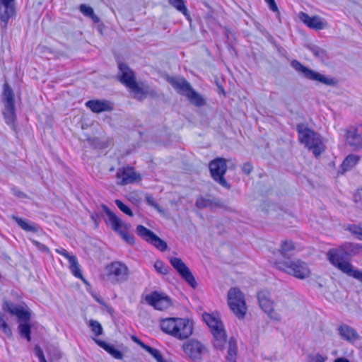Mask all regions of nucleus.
Here are the masks:
<instances>
[{
    "label": "nucleus",
    "mask_w": 362,
    "mask_h": 362,
    "mask_svg": "<svg viewBox=\"0 0 362 362\" xmlns=\"http://www.w3.org/2000/svg\"><path fill=\"white\" fill-rule=\"evenodd\" d=\"M160 328L165 333L183 340L192 335L193 322L188 319L168 318L161 321Z\"/></svg>",
    "instance_id": "nucleus-1"
},
{
    "label": "nucleus",
    "mask_w": 362,
    "mask_h": 362,
    "mask_svg": "<svg viewBox=\"0 0 362 362\" xmlns=\"http://www.w3.org/2000/svg\"><path fill=\"white\" fill-rule=\"evenodd\" d=\"M327 257L334 267L362 283V270L355 269L349 262L344 260L346 256L341 247L330 249L327 253Z\"/></svg>",
    "instance_id": "nucleus-2"
},
{
    "label": "nucleus",
    "mask_w": 362,
    "mask_h": 362,
    "mask_svg": "<svg viewBox=\"0 0 362 362\" xmlns=\"http://www.w3.org/2000/svg\"><path fill=\"white\" fill-rule=\"evenodd\" d=\"M296 130L300 142L305 144V147L315 156H319L325 151V146L319 134L309 129L304 124H298Z\"/></svg>",
    "instance_id": "nucleus-3"
},
{
    "label": "nucleus",
    "mask_w": 362,
    "mask_h": 362,
    "mask_svg": "<svg viewBox=\"0 0 362 362\" xmlns=\"http://www.w3.org/2000/svg\"><path fill=\"white\" fill-rule=\"evenodd\" d=\"M101 207L107 216L105 220L106 223L110 225L112 229L117 233L127 243L133 244L134 242V237L128 233L130 226L122 221L105 204H102Z\"/></svg>",
    "instance_id": "nucleus-4"
},
{
    "label": "nucleus",
    "mask_w": 362,
    "mask_h": 362,
    "mask_svg": "<svg viewBox=\"0 0 362 362\" xmlns=\"http://www.w3.org/2000/svg\"><path fill=\"white\" fill-rule=\"evenodd\" d=\"M278 269L284 271L296 278L304 279L309 277L310 271L308 264L300 260L276 262L275 263Z\"/></svg>",
    "instance_id": "nucleus-5"
},
{
    "label": "nucleus",
    "mask_w": 362,
    "mask_h": 362,
    "mask_svg": "<svg viewBox=\"0 0 362 362\" xmlns=\"http://www.w3.org/2000/svg\"><path fill=\"white\" fill-rule=\"evenodd\" d=\"M228 304L231 311L238 317L243 318L247 312L245 296L238 288H231L228 292Z\"/></svg>",
    "instance_id": "nucleus-6"
},
{
    "label": "nucleus",
    "mask_w": 362,
    "mask_h": 362,
    "mask_svg": "<svg viewBox=\"0 0 362 362\" xmlns=\"http://www.w3.org/2000/svg\"><path fill=\"white\" fill-rule=\"evenodd\" d=\"M203 319L209 328L215 338V346L221 348L226 341V332L223 322L211 314L205 313L203 315Z\"/></svg>",
    "instance_id": "nucleus-7"
},
{
    "label": "nucleus",
    "mask_w": 362,
    "mask_h": 362,
    "mask_svg": "<svg viewBox=\"0 0 362 362\" xmlns=\"http://www.w3.org/2000/svg\"><path fill=\"white\" fill-rule=\"evenodd\" d=\"M105 271L107 280L112 284L122 283L129 277V269L122 262L116 261L107 264Z\"/></svg>",
    "instance_id": "nucleus-8"
},
{
    "label": "nucleus",
    "mask_w": 362,
    "mask_h": 362,
    "mask_svg": "<svg viewBox=\"0 0 362 362\" xmlns=\"http://www.w3.org/2000/svg\"><path fill=\"white\" fill-rule=\"evenodd\" d=\"M291 66L296 71L301 73L305 78L310 81H317L328 86H334L337 83L334 78H328L310 68L305 67L298 60L293 59L291 61Z\"/></svg>",
    "instance_id": "nucleus-9"
},
{
    "label": "nucleus",
    "mask_w": 362,
    "mask_h": 362,
    "mask_svg": "<svg viewBox=\"0 0 362 362\" xmlns=\"http://www.w3.org/2000/svg\"><path fill=\"white\" fill-rule=\"evenodd\" d=\"M209 170L212 178L226 189L230 187V184L224 178V175L227 170L226 160L222 158H217L209 163Z\"/></svg>",
    "instance_id": "nucleus-10"
},
{
    "label": "nucleus",
    "mask_w": 362,
    "mask_h": 362,
    "mask_svg": "<svg viewBox=\"0 0 362 362\" xmlns=\"http://www.w3.org/2000/svg\"><path fill=\"white\" fill-rule=\"evenodd\" d=\"M119 69L122 73L119 78L121 83L130 88L135 94H142V88L136 82L133 71L123 63L119 64Z\"/></svg>",
    "instance_id": "nucleus-11"
},
{
    "label": "nucleus",
    "mask_w": 362,
    "mask_h": 362,
    "mask_svg": "<svg viewBox=\"0 0 362 362\" xmlns=\"http://www.w3.org/2000/svg\"><path fill=\"white\" fill-rule=\"evenodd\" d=\"M171 265L177 272L180 276L185 279L192 288H196L197 283L189 269L185 263L177 257H170L169 259Z\"/></svg>",
    "instance_id": "nucleus-12"
},
{
    "label": "nucleus",
    "mask_w": 362,
    "mask_h": 362,
    "mask_svg": "<svg viewBox=\"0 0 362 362\" xmlns=\"http://www.w3.org/2000/svg\"><path fill=\"white\" fill-rule=\"evenodd\" d=\"M137 234L144 240L153 245L154 247L164 251L167 249L168 245L166 242L160 239L151 230L146 228L142 225H139L136 227Z\"/></svg>",
    "instance_id": "nucleus-13"
},
{
    "label": "nucleus",
    "mask_w": 362,
    "mask_h": 362,
    "mask_svg": "<svg viewBox=\"0 0 362 362\" xmlns=\"http://www.w3.org/2000/svg\"><path fill=\"white\" fill-rule=\"evenodd\" d=\"M182 350L192 361H199L206 349L200 341L192 339L183 344Z\"/></svg>",
    "instance_id": "nucleus-14"
},
{
    "label": "nucleus",
    "mask_w": 362,
    "mask_h": 362,
    "mask_svg": "<svg viewBox=\"0 0 362 362\" xmlns=\"http://www.w3.org/2000/svg\"><path fill=\"white\" fill-rule=\"evenodd\" d=\"M146 301L155 309L163 310L172 305L170 298L156 291L146 296Z\"/></svg>",
    "instance_id": "nucleus-15"
},
{
    "label": "nucleus",
    "mask_w": 362,
    "mask_h": 362,
    "mask_svg": "<svg viewBox=\"0 0 362 362\" xmlns=\"http://www.w3.org/2000/svg\"><path fill=\"white\" fill-rule=\"evenodd\" d=\"M2 310L12 315H16L20 321H28L30 319V314L28 311L22 306L6 299L3 301Z\"/></svg>",
    "instance_id": "nucleus-16"
},
{
    "label": "nucleus",
    "mask_w": 362,
    "mask_h": 362,
    "mask_svg": "<svg viewBox=\"0 0 362 362\" xmlns=\"http://www.w3.org/2000/svg\"><path fill=\"white\" fill-rule=\"evenodd\" d=\"M347 143L354 148L362 147V124L352 126L346 130Z\"/></svg>",
    "instance_id": "nucleus-17"
},
{
    "label": "nucleus",
    "mask_w": 362,
    "mask_h": 362,
    "mask_svg": "<svg viewBox=\"0 0 362 362\" xmlns=\"http://www.w3.org/2000/svg\"><path fill=\"white\" fill-rule=\"evenodd\" d=\"M15 0H0V10L4 7V11L0 13L1 26L6 28L8 20L15 15Z\"/></svg>",
    "instance_id": "nucleus-18"
},
{
    "label": "nucleus",
    "mask_w": 362,
    "mask_h": 362,
    "mask_svg": "<svg viewBox=\"0 0 362 362\" xmlns=\"http://www.w3.org/2000/svg\"><path fill=\"white\" fill-rule=\"evenodd\" d=\"M117 177L121 180L118 183L124 185L132 183L138 180H140V176L138 175L133 168L127 167L119 169L117 173Z\"/></svg>",
    "instance_id": "nucleus-19"
},
{
    "label": "nucleus",
    "mask_w": 362,
    "mask_h": 362,
    "mask_svg": "<svg viewBox=\"0 0 362 362\" xmlns=\"http://www.w3.org/2000/svg\"><path fill=\"white\" fill-rule=\"evenodd\" d=\"M299 18L307 26L317 30H322L327 26V23L319 16H310L305 13L301 12Z\"/></svg>",
    "instance_id": "nucleus-20"
},
{
    "label": "nucleus",
    "mask_w": 362,
    "mask_h": 362,
    "mask_svg": "<svg viewBox=\"0 0 362 362\" xmlns=\"http://www.w3.org/2000/svg\"><path fill=\"white\" fill-rule=\"evenodd\" d=\"M168 81L179 94L185 96L192 88L190 83L183 77H171Z\"/></svg>",
    "instance_id": "nucleus-21"
},
{
    "label": "nucleus",
    "mask_w": 362,
    "mask_h": 362,
    "mask_svg": "<svg viewBox=\"0 0 362 362\" xmlns=\"http://www.w3.org/2000/svg\"><path fill=\"white\" fill-rule=\"evenodd\" d=\"M86 106L95 113L110 111L113 109L112 104L105 100H90L86 103Z\"/></svg>",
    "instance_id": "nucleus-22"
},
{
    "label": "nucleus",
    "mask_w": 362,
    "mask_h": 362,
    "mask_svg": "<svg viewBox=\"0 0 362 362\" xmlns=\"http://www.w3.org/2000/svg\"><path fill=\"white\" fill-rule=\"evenodd\" d=\"M257 298L260 308L267 314L273 311V302L271 300V294L268 291L263 290L258 293Z\"/></svg>",
    "instance_id": "nucleus-23"
},
{
    "label": "nucleus",
    "mask_w": 362,
    "mask_h": 362,
    "mask_svg": "<svg viewBox=\"0 0 362 362\" xmlns=\"http://www.w3.org/2000/svg\"><path fill=\"white\" fill-rule=\"evenodd\" d=\"M195 205L199 209L209 207L210 209L221 208L224 205L222 202L218 199L211 197H199L197 199Z\"/></svg>",
    "instance_id": "nucleus-24"
},
{
    "label": "nucleus",
    "mask_w": 362,
    "mask_h": 362,
    "mask_svg": "<svg viewBox=\"0 0 362 362\" xmlns=\"http://www.w3.org/2000/svg\"><path fill=\"white\" fill-rule=\"evenodd\" d=\"M11 217L21 229L26 232L38 233L41 230L39 225L28 220L19 218L16 215H12Z\"/></svg>",
    "instance_id": "nucleus-25"
},
{
    "label": "nucleus",
    "mask_w": 362,
    "mask_h": 362,
    "mask_svg": "<svg viewBox=\"0 0 362 362\" xmlns=\"http://www.w3.org/2000/svg\"><path fill=\"white\" fill-rule=\"evenodd\" d=\"M340 337L349 342H354L359 339L357 332L347 325H341L338 327Z\"/></svg>",
    "instance_id": "nucleus-26"
},
{
    "label": "nucleus",
    "mask_w": 362,
    "mask_h": 362,
    "mask_svg": "<svg viewBox=\"0 0 362 362\" xmlns=\"http://www.w3.org/2000/svg\"><path fill=\"white\" fill-rule=\"evenodd\" d=\"M93 340L99 346L105 349L115 359L122 360L123 358V354L120 351L116 349L114 346L96 338H93Z\"/></svg>",
    "instance_id": "nucleus-27"
},
{
    "label": "nucleus",
    "mask_w": 362,
    "mask_h": 362,
    "mask_svg": "<svg viewBox=\"0 0 362 362\" xmlns=\"http://www.w3.org/2000/svg\"><path fill=\"white\" fill-rule=\"evenodd\" d=\"M340 247L346 257H353L362 252V245L357 243H345Z\"/></svg>",
    "instance_id": "nucleus-28"
},
{
    "label": "nucleus",
    "mask_w": 362,
    "mask_h": 362,
    "mask_svg": "<svg viewBox=\"0 0 362 362\" xmlns=\"http://www.w3.org/2000/svg\"><path fill=\"white\" fill-rule=\"evenodd\" d=\"M185 96L191 103L197 107L203 106L205 104L204 99L197 92H196L192 87Z\"/></svg>",
    "instance_id": "nucleus-29"
},
{
    "label": "nucleus",
    "mask_w": 362,
    "mask_h": 362,
    "mask_svg": "<svg viewBox=\"0 0 362 362\" xmlns=\"http://www.w3.org/2000/svg\"><path fill=\"white\" fill-rule=\"evenodd\" d=\"M6 122L11 124L15 119V104H4L3 112Z\"/></svg>",
    "instance_id": "nucleus-30"
},
{
    "label": "nucleus",
    "mask_w": 362,
    "mask_h": 362,
    "mask_svg": "<svg viewBox=\"0 0 362 362\" xmlns=\"http://www.w3.org/2000/svg\"><path fill=\"white\" fill-rule=\"evenodd\" d=\"M70 259H71L69 262V269H70L71 273L73 274V275L75 277L83 280L84 282H86V279L83 278V274H82V272H81L80 265L78 262L76 257H75L74 258H72V259L70 258Z\"/></svg>",
    "instance_id": "nucleus-31"
},
{
    "label": "nucleus",
    "mask_w": 362,
    "mask_h": 362,
    "mask_svg": "<svg viewBox=\"0 0 362 362\" xmlns=\"http://www.w3.org/2000/svg\"><path fill=\"white\" fill-rule=\"evenodd\" d=\"M30 320L28 321H23V322H21L18 325V330L20 335L22 337L25 338L28 341L31 340L30 332H31V327L29 322Z\"/></svg>",
    "instance_id": "nucleus-32"
},
{
    "label": "nucleus",
    "mask_w": 362,
    "mask_h": 362,
    "mask_svg": "<svg viewBox=\"0 0 362 362\" xmlns=\"http://www.w3.org/2000/svg\"><path fill=\"white\" fill-rule=\"evenodd\" d=\"M359 160V157L356 155L348 156L341 164V169L344 172L354 167Z\"/></svg>",
    "instance_id": "nucleus-33"
},
{
    "label": "nucleus",
    "mask_w": 362,
    "mask_h": 362,
    "mask_svg": "<svg viewBox=\"0 0 362 362\" xmlns=\"http://www.w3.org/2000/svg\"><path fill=\"white\" fill-rule=\"evenodd\" d=\"M4 104H14V94L11 88L7 84L4 86Z\"/></svg>",
    "instance_id": "nucleus-34"
},
{
    "label": "nucleus",
    "mask_w": 362,
    "mask_h": 362,
    "mask_svg": "<svg viewBox=\"0 0 362 362\" xmlns=\"http://www.w3.org/2000/svg\"><path fill=\"white\" fill-rule=\"evenodd\" d=\"M88 326L91 329V332L94 334L95 337L103 334V329L101 324L94 320H90L88 322Z\"/></svg>",
    "instance_id": "nucleus-35"
},
{
    "label": "nucleus",
    "mask_w": 362,
    "mask_h": 362,
    "mask_svg": "<svg viewBox=\"0 0 362 362\" xmlns=\"http://www.w3.org/2000/svg\"><path fill=\"white\" fill-rule=\"evenodd\" d=\"M0 328L2 332L8 337L12 336V330L8 325L5 315L0 311Z\"/></svg>",
    "instance_id": "nucleus-36"
},
{
    "label": "nucleus",
    "mask_w": 362,
    "mask_h": 362,
    "mask_svg": "<svg viewBox=\"0 0 362 362\" xmlns=\"http://www.w3.org/2000/svg\"><path fill=\"white\" fill-rule=\"evenodd\" d=\"M294 248V244L292 241L285 240L282 242L279 252L283 257H286L287 253L293 250Z\"/></svg>",
    "instance_id": "nucleus-37"
},
{
    "label": "nucleus",
    "mask_w": 362,
    "mask_h": 362,
    "mask_svg": "<svg viewBox=\"0 0 362 362\" xmlns=\"http://www.w3.org/2000/svg\"><path fill=\"white\" fill-rule=\"evenodd\" d=\"M169 4L180 12L187 15V9L184 0H169Z\"/></svg>",
    "instance_id": "nucleus-38"
},
{
    "label": "nucleus",
    "mask_w": 362,
    "mask_h": 362,
    "mask_svg": "<svg viewBox=\"0 0 362 362\" xmlns=\"http://www.w3.org/2000/svg\"><path fill=\"white\" fill-rule=\"evenodd\" d=\"M306 47L318 59L322 60L324 59L325 57V51L316 45H307Z\"/></svg>",
    "instance_id": "nucleus-39"
},
{
    "label": "nucleus",
    "mask_w": 362,
    "mask_h": 362,
    "mask_svg": "<svg viewBox=\"0 0 362 362\" xmlns=\"http://www.w3.org/2000/svg\"><path fill=\"white\" fill-rule=\"evenodd\" d=\"M144 350L148 352L156 360L157 362H165L158 350L152 348L148 345Z\"/></svg>",
    "instance_id": "nucleus-40"
},
{
    "label": "nucleus",
    "mask_w": 362,
    "mask_h": 362,
    "mask_svg": "<svg viewBox=\"0 0 362 362\" xmlns=\"http://www.w3.org/2000/svg\"><path fill=\"white\" fill-rule=\"evenodd\" d=\"M115 204L117 206V207L124 214H126L127 215L129 216H134V214L132 212V211L131 210V209L127 206L126 204H124L122 201H120L119 199H116L115 200Z\"/></svg>",
    "instance_id": "nucleus-41"
},
{
    "label": "nucleus",
    "mask_w": 362,
    "mask_h": 362,
    "mask_svg": "<svg viewBox=\"0 0 362 362\" xmlns=\"http://www.w3.org/2000/svg\"><path fill=\"white\" fill-rule=\"evenodd\" d=\"M156 270L162 274H166L168 272V267L165 265L164 263L160 260H157L154 264Z\"/></svg>",
    "instance_id": "nucleus-42"
},
{
    "label": "nucleus",
    "mask_w": 362,
    "mask_h": 362,
    "mask_svg": "<svg viewBox=\"0 0 362 362\" xmlns=\"http://www.w3.org/2000/svg\"><path fill=\"white\" fill-rule=\"evenodd\" d=\"M228 356H237V345H236L235 341L233 339H230L229 341Z\"/></svg>",
    "instance_id": "nucleus-43"
},
{
    "label": "nucleus",
    "mask_w": 362,
    "mask_h": 362,
    "mask_svg": "<svg viewBox=\"0 0 362 362\" xmlns=\"http://www.w3.org/2000/svg\"><path fill=\"white\" fill-rule=\"evenodd\" d=\"M146 201L148 204L153 206L156 209H157L158 211H161V209L159 207V205L157 204L156 201L153 198V197L151 194H146Z\"/></svg>",
    "instance_id": "nucleus-44"
},
{
    "label": "nucleus",
    "mask_w": 362,
    "mask_h": 362,
    "mask_svg": "<svg viewBox=\"0 0 362 362\" xmlns=\"http://www.w3.org/2000/svg\"><path fill=\"white\" fill-rule=\"evenodd\" d=\"M80 11L86 16L89 17L90 15H93V9L90 6H88L86 4H81L79 7Z\"/></svg>",
    "instance_id": "nucleus-45"
},
{
    "label": "nucleus",
    "mask_w": 362,
    "mask_h": 362,
    "mask_svg": "<svg viewBox=\"0 0 362 362\" xmlns=\"http://www.w3.org/2000/svg\"><path fill=\"white\" fill-rule=\"evenodd\" d=\"M349 230L353 233L358 235V238L362 239V227L353 225L349 227Z\"/></svg>",
    "instance_id": "nucleus-46"
},
{
    "label": "nucleus",
    "mask_w": 362,
    "mask_h": 362,
    "mask_svg": "<svg viewBox=\"0 0 362 362\" xmlns=\"http://www.w3.org/2000/svg\"><path fill=\"white\" fill-rule=\"evenodd\" d=\"M354 200L357 206L362 209V187L354 195Z\"/></svg>",
    "instance_id": "nucleus-47"
},
{
    "label": "nucleus",
    "mask_w": 362,
    "mask_h": 362,
    "mask_svg": "<svg viewBox=\"0 0 362 362\" xmlns=\"http://www.w3.org/2000/svg\"><path fill=\"white\" fill-rule=\"evenodd\" d=\"M56 252H57L58 254H60L62 255H63L64 257H65L68 261L69 262L70 261V258H74L76 256L74 255H71L64 248H59V249H57L56 250Z\"/></svg>",
    "instance_id": "nucleus-48"
},
{
    "label": "nucleus",
    "mask_w": 362,
    "mask_h": 362,
    "mask_svg": "<svg viewBox=\"0 0 362 362\" xmlns=\"http://www.w3.org/2000/svg\"><path fill=\"white\" fill-rule=\"evenodd\" d=\"M252 170L253 165L250 162L244 163L242 168L243 172L246 175H249L252 171Z\"/></svg>",
    "instance_id": "nucleus-49"
},
{
    "label": "nucleus",
    "mask_w": 362,
    "mask_h": 362,
    "mask_svg": "<svg viewBox=\"0 0 362 362\" xmlns=\"http://www.w3.org/2000/svg\"><path fill=\"white\" fill-rule=\"evenodd\" d=\"M264 1L267 4L271 11L274 12H279L278 6L275 0H264Z\"/></svg>",
    "instance_id": "nucleus-50"
},
{
    "label": "nucleus",
    "mask_w": 362,
    "mask_h": 362,
    "mask_svg": "<svg viewBox=\"0 0 362 362\" xmlns=\"http://www.w3.org/2000/svg\"><path fill=\"white\" fill-rule=\"evenodd\" d=\"M132 339L137 344H139L141 348H143L144 349H145L146 347H147V344H144L141 340H140L136 336H132Z\"/></svg>",
    "instance_id": "nucleus-51"
},
{
    "label": "nucleus",
    "mask_w": 362,
    "mask_h": 362,
    "mask_svg": "<svg viewBox=\"0 0 362 362\" xmlns=\"http://www.w3.org/2000/svg\"><path fill=\"white\" fill-rule=\"evenodd\" d=\"M33 243L36 245L37 247H38L40 249H42L46 252H48L49 251V249L44 245L41 244L40 243H39L38 241L37 240H32Z\"/></svg>",
    "instance_id": "nucleus-52"
},
{
    "label": "nucleus",
    "mask_w": 362,
    "mask_h": 362,
    "mask_svg": "<svg viewBox=\"0 0 362 362\" xmlns=\"http://www.w3.org/2000/svg\"><path fill=\"white\" fill-rule=\"evenodd\" d=\"M36 354H37L40 361L41 360H42V358H45V356H44V354H43L42 351L40 349H36Z\"/></svg>",
    "instance_id": "nucleus-53"
},
{
    "label": "nucleus",
    "mask_w": 362,
    "mask_h": 362,
    "mask_svg": "<svg viewBox=\"0 0 362 362\" xmlns=\"http://www.w3.org/2000/svg\"><path fill=\"white\" fill-rule=\"evenodd\" d=\"M14 195H16L18 197H23L25 196L24 193L22 192H20L16 189H13Z\"/></svg>",
    "instance_id": "nucleus-54"
},
{
    "label": "nucleus",
    "mask_w": 362,
    "mask_h": 362,
    "mask_svg": "<svg viewBox=\"0 0 362 362\" xmlns=\"http://www.w3.org/2000/svg\"><path fill=\"white\" fill-rule=\"evenodd\" d=\"M334 362H350L349 359L344 357H339L334 360Z\"/></svg>",
    "instance_id": "nucleus-55"
},
{
    "label": "nucleus",
    "mask_w": 362,
    "mask_h": 362,
    "mask_svg": "<svg viewBox=\"0 0 362 362\" xmlns=\"http://www.w3.org/2000/svg\"><path fill=\"white\" fill-rule=\"evenodd\" d=\"M226 362H236V356H227Z\"/></svg>",
    "instance_id": "nucleus-56"
},
{
    "label": "nucleus",
    "mask_w": 362,
    "mask_h": 362,
    "mask_svg": "<svg viewBox=\"0 0 362 362\" xmlns=\"http://www.w3.org/2000/svg\"><path fill=\"white\" fill-rule=\"evenodd\" d=\"M315 362H325V358L320 354H317L315 357Z\"/></svg>",
    "instance_id": "nucleus-57"
},
{
    "label": "nucleus",
    "mask_w": 362,
    "mask_h": 362,
    "mask_svg": "<svg viewBox=\"0 0 362 362\" xmlns=\"http://www.w3.org/2000/svg\"><path fill=\"white\" fill-rule=\"evenodd\" d=\"M95 23H98L100 19L99 18L93 13V15H90L89 16Z\"/></svg>",
    "instance_id": "nucleus-58"
},
{
    "label": "nucleus",
    "mask_w": 362,
    "mask_h": 362,
    "mask_svg": "<svg viewBox=\"0 0 362 362\" xmlns=\"http://www.w3.org/2000/svg\"><path fill=\"white\" fill-rule=\"evenodd\" d=\"M95 300H96L99 303H100V304H102V305H103V304H104V302H103V300H100V299H99V298H95Z\"/></svg>",
    "instance_id": "nucleus-59"
},
{
    "label": "nucleus",
    "mask_w": 362,
    "mask_h": 362,
    "mask_svg": "<svg viewBox=\"0 0 362 362\" xmlns=\"http://www.w3.org/2000/svg\"><path fill=\"white\" fill-rule=\"evenodd\" d=\"M40 362H47V361L45 358H42V360H41Z\"/></svg>",
    "instance_id": "nucleus-60"
}]
</instances>
